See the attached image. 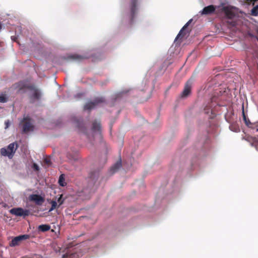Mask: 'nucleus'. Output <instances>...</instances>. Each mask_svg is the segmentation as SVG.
Returning a JSON list of instances; mask_svg holds the SVG:
<instances>
[{"instance_id": "nucleus-1", "label": "nucleus", "mask_w": 258, "mask_h": 258, "mask_svg": "<svg viewBox=\"0 0 258 258\" xmlns=\"http://www.w3.org/2000/svg\"><path fill=\"white\" fill-rule=\"evenodd\" d=\"M15 89H17L18 93H23L28 89L30 91V98L32 100H38L41 98V92L33 84L28 83L26 81H20L13 85Z\"/></svg>"}, {"instance_id": "nucleus-2", "label": "nucleus", "mask_w": 258, "mask_h": 258, "mask_svg": "<svg viewBox=\"0 0 258 258\" xmlns=\"http://www.w3.org/2000/svg\"><path fill=\"white\" fill-rule=\"evenodd\" d=\"M18 148V145L15 143L10 144L7 148H3L1 149V154L4 156H8L12 158Z\"/></svg>"}, {"instance_id": "nucleus-3", "label": "nucleus", "mask_w": 258, "mask_h": 258, "mask_svg": "<svg viewBox=\"0 0 258 258\" xmlns=\"http://www.w3.org/2000/svg\"><path fill=\"white\" fill-rule=\"evenodd\" d=\"M22 126L23 132L25 133H28L34 130V126L31 122V119L29 116L23 118L20 122Z\"/></svg>"}, {"instance_id": "nucleus-4", "label": "nucleus", "mask_w": 258, "mask_h": 258, "mask_svg": "<svg viewBox=\"0 0 258 258\" xmlns=\"http://www.w3.org/2000/svg\"><path fill=\"white\" fill-rule=\"evenodd\" d=\"M104 102H105V99L103 97H97L93 101L86 103L84 106V109L90 110L94 108L96 105Z\"/></svg>"}, {"instance_id": "nucleus-5", "label": "nucleus", "mask_w": 258, "mask_h": 258, "mask_svg": "<svg viewBox=\"0 0 258 258\" xmlns=\"http://www.w3.org/2000/svg\"><path fill=\"white\" fill-rule=\"evenodd\" d=\"M10 213L17 216L26 217L29 215L28 210H24L21 208H13L10 210Z\"/></svg>"}, {"instance_id": "nucleus-6", "label": "nucleus", "mask_w": 258, "mask_h": 258, "mask_svg": "<svg viewBox=\"0 0 258 258\" xmlns=\"http://www.w3.org/2000/svg\"><path fill=\"white\" fill-rule=\"evenodd\" d=\"M233 7L231 6H225L223 7L221 10L224 13L225 15L228 19H232L235 16V13L233 10Z\"/></svg>"}, {"instance_id": "nucleus-7", "label": "nucleus", "mask_w": 258, "mask_h": 258, "mask_svg": "<svg viewBox=\"0 0 258 258\" xmlns=\"http://www.w3.org/2000/svg\"><path fill=\"white\" fill-rule=\"evenodd\" d=\"M191 86L192 82L189 80L187 81L185 84L184 89L180 95L181 98H186L190 94Z\"/></svg>"}, {"instance_id": "nucleus-8", "label": "nucleus", "mask_w": 258, "mask_h": 258, "mask_svg": "<svg viewBox=\"0 0 258 258\" xmlns=\"http://www.w3.org/2000/svg\"><path fill=\"white\" fill-rule=\"evenodd\" d=\"M29 235L27 234H24L15 237L13 238L10 243L11 246H15L18 245L23 240L29 238Z\"/></svg>"}, {"instance_id": "nucleus-9", "label": "nucleus", "mask_w": 258, "mask_h": 258, "mask_svg": "<svg viewBox=\"0 0 258 258\" xmlns=\"http://www.w3.org/2000/svg\"><path fill=\"white\" fill-rule=\"evenodd\" d=\"M29 200L34 202L37 205H41L44 202V199L40 195L36 194L31 195L29 197Z\"/></svg>"}, {"instance_id": "nucleus-10", "label": "nucleus", "mask_w": 258, "mask_h": 258, "mask_svg": "<svg viewBox=\"0 0 258 258\" xmlns=\"http://www.w3.org/2000/svg\"><path fill=\"white\" fill-rule=\"evenodd\" d=\"M216 10V7L214 5H210L205 7L202 11L203 15H210L213 14Z\"/></svg>"}, {"instance_id": "nucleus-11", "label": "nucleus", "mask_w": 258, "mask_h": 258, "mask_svg": "<svg viewBox=\"0 0 258 258\" xmlns=\"http://www.w3.org/2000/svg\"><path fill=\"white\" fill-rule=\"evenodd\" d=\"M192 20H190L189 21H188V22H187L185 25L182 28V29L180 30L178 34L177 35L176 38H175V40L178 39H180V38H182V37H184V34H183V31L188 27V26L189 25V24L191 23Z\"/></svg>"}, {"instance_id": "nucleus-12", "label": "nucleus", "mask_w": 258, "mask_h": 258, "mask_svg": "<svg viewBox=\"0 0 258 258\" xmlns=\"http://www.w3.org/2000/svg\"><path fill=\"white\" fill-rule=\"evenodd\" d=\"M92 130L94 133L98 132L100 133L101 131V125L99 122L95 121L92 123Z\"/></svg>"}, {"instance_id": "nucleus-13", "label": "nucleus", "mask_w": 258, "mask_h": 258, "mask_svg": "<svg viewBox=\"0 0 258 258\" xmlns=\"http://www.w3.org/2000/svg\"><path fill=\"white\" fill-rule=\"evenodd\" d=\"M121 166V160L118 161L112 167L110 168V172L113 174L116 172Z\"/></svg>"}, {"instance_id": "nucleus-14", "label": "nucleus", "mask_w": 258, "mask_h": 258, "mask_svg": "<svg viewBox=\"0 0 258 258\" xmlns=\"http://www.w3.org/2000/svg\"><path fill=\"white\" fill-rule=\"evenodd\" d=\"M242 116L243 120L245 123V124L249 127L253 128V124L250 122L248 118H247L246 115L244 113V110L242 111Z\"/></svg>"}, {"instance_id": "nucleus-15", "label": "nucleus", "mask_w": 258, "mask_h": 258, "mask_svg": "<svg viewBox=\"0 0 258 258\" xmlns=\"http://www.w3.org/2000/svg\"><path fill=\"white\" fill-rule=\"evenodd\" d=\"M81 256V254L79 252H74L71 254H66L63 255V258H79Z\"/></svg>"}, {"instance_id": "nucleus-16", "label": "nucleus", "mask_w": 258, "mask_h": 258, "mask_svg": "<svg viewBox=\"0 0 258 258\" xmlns=\"http://www.w3.org/2000/svg\"><path fill=\"white\" fill-rule=\"evenodd\" d=\"M50 229V226L49 225L47 224H43L39 225L38 227V229L39 231L41 232H45L49 230Z\"/></svg>"}, {"instance_id": "nucleus-17", "label": "nucleus", "mask_w": 258, "mask_h": 258, "mask_svg": "<svg viewBox=\"0 0 258 258\" xmlns=\"http://www.w3.org/2000/svg\"><path fill=\"white\" fill-rule=\"evenodd\" d=\"M70 57L73 59L76 60L77 61H81L83 59H87V57L85 56H83L82 55H80L78 54H74L70 56Z\"/></svg>"}, {"instance_id": "nucleus-18", "label": "nucleus", "mask_w": 258, "mask_h": 258, "mask_svg": "<svg viewBox=\"0 0 258 258\" xmlns=\"http://www.w3.org/2000/svg\"><path fill=\"white\" fill-rule=\"evenodd\" d=\"M137 0H132L131 4V12L134 16L136 13Z\"/></svg>"}, {"instance_id": "nucleus-19", "label": "nucleus", "mask_w": 258, "mask_h": 258, "mask_svg": "<svg viewBox=\"0 0 258 258\" xmlns=\"http://www.w3.org/2000/svg\"><path fill=\"white\" fill-rule=\"evenodd\" d=\"M9 100V97L6 94H2L0 95V102L6 103Z\"/></svg>"}, {"instance_id": "nucleus-20", "label": "nucleus", "mask_w": 258, "mask_h": 258, "mask_svg": "<svg viewBox=\"0 0 258 258\" xmlns=\"http://www.w3.org/2000/svg\"><path fill=\"white\" fill-rule=\"evenodd\" d=\"M250 15L253 16H258V5L254 7L251 10Z\"/></svg>"}, {"instance_id": "nucleus-21", "label": "nucleus", "mask_w": 258, "mask_h": 258, "mask_svg": "<svg viewBox=\"0 0 258 258\" xmlns=\"http://www.w3.org/2000/svg\"><path fill=\"white\" fill-rule=\"evenodd\" d=\"M58 183L60 186H64L66 185V183L64 182V177L63 174H61L58 180Z\"/></svg>"}, {"instance_id": "nucleus-22", "label": "nucleus", "mask_w": 258, "mask_h": 258, "mask_svg": "<svg viewBox=\"0 0 258 258\" xmlns=\"http://www.w3.org/2000/svg\"><path fill=\"white\" fill-rule=\"evenodd\" d=\"M51 207L49 209V211H51L54 210L56 208L57 205V202L55 201H51Z\"/></svg>"}, {"instance_id": "nucleus-23", "label": "nucleus", "mask_w": 258, "mask_h": 258, "mask_svg": "<svg viewBox=\"0 0 258 258\" xmlns=\"http://www.w3.org/2000/svg\"><path fill=\"white\" fill-rule=\"evenodd\" d=\"M62 195H60V197L57 199V202L59 203V206L62 205L63 203V200H62Z\"/></svg>"}, {"instance_id": "nucleus-24", "label": "nucleus", "mask_w": 258, "mask_h": 258, "mask_svg": "<svg viewBox=\"0 0 258 258\" xmlns=\"http://www.w3.org/2000/svg\"><path fill=\"white\" fill-rule=\"evenodd\" d=\"M44 162L47 165H50L51 164L50 159L48 158H46L44 159Z\"/></svg>"}, {"instance_id": "nucleus-25", "label": "nucleus", "mask_w": 258, "mask_h": 258, "mask_svg": "<svg viewBox=\"0 0 258 258\" xmlns=\"http://www.w3.org/2000/svg\"><path fill=\"white\" fill-rule=\"evenodd\" d=\"M32 168L35 171H38L39 170V166L36 163H33V164L32 165Z\"/></svg>"}, {"instance_id": "nucleus-26", "label": "nucleus", "mask_w": 258, "mask_h": 258, "mask_svg": "<svg viewBox=\"0 0 258 258\" xmlns=\"http://www.w3.org/2000/svg\"><path fill=\"white\" fill-rule=\"evenodd\" d=\"M76 126L78 128H80L81 127V122H80V121H77V125H76Z\"/></svg>"}, {"instance_id": "nucleus-27", "label": "nucleus", "mask_w": 258, "mask_h": 258, "mask_svg": "<svg viewBox=\"0 0 258 258\" xmlns=\"http://www.w3.org/2000/svg\"><path fill=\"white\" fill-rule=\"evenodd\" d=\"M5 124H6V128L8 127L9 126V121H6L5 122Z\"/></svg>"}, {"instance_id": "nucleus-28", "label": "nucleus", "mask_w": 258, "mask_h": 258, "mask_svg": "<svg viewBox=\"0 0 258 258\" xmlns=\"http://www.w3.org/2000/svg\"><path fill=\"white\" fill-rule=\"evenodd\" d=\"M252 128L255 129V131H256V132H258V127H257V126H256V127L255 128V127H254V125H253V128Z\"/></svg>"}, {"instance_id": "nucleus-29", "label": "nucleus", "mask_w": 258, "mask_h": 258, "mask_svg": "<svg viewBox=\"0 0 258 258\" xmlns=\"http://www.w3.org/2000/svg\"><path fill=\"white\" fill-rule=\"evenodd\" d=\"M207 110H209V109H210V108H209L208 106H206V107H205V110H207ZM206 111V112H207V113H208V111Z\"/></svg>"}, {"instance_id": "nucleus-30", "label": "nucleus", "mask_w": 258, "mask_h": 258, "mask_svg": "<svg viewBox=\"0 0 258 258\" xmlns=\"http://www.w3.org/2000/svg\"><path fill=\"white\" fill-rule=\"evenodd\" d=\"M2 27H3V25L2 23H0V31L1 30V29H2Z\"/></svg>"}, {"instance_id": "nucleus-31", "label": "nucleus", "mask_w": 258, "mask_h": 258, "mask_svg": "<svg viewBox=\"0 0 258 258\" xmlns=\"http://www.w3.org/2000/svg\"><path fill=\"white\" fill-rule=\"evenodd\" d=\"M37 258H42V257L41 256H38Z\"/></svg>"}]
</instances>
